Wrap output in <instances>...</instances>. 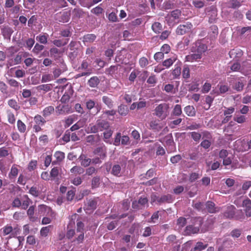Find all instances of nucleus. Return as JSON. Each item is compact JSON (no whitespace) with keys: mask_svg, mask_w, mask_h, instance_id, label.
<instances>
[{"mask_svg":"<svg viewBox=\"0 0 251 251\" xmlns=\"http://www.w3.org/2000/svg\"><path fill=\"white\" fill-rule=\"evenodd\" d=\"M235 210L236 208L234 206L232 205L228 206L226 208V210L224 212V216L229 219L235 217L236 220H243L244 219V215L242 210H239L235 212Z\"/></svg>","mask_w":251,"mask_h":251,"instance_id":"obj_1","label":"nucleus"},{"mask_svg":"<svg viewBox=\"0 0 251 251\" xmlns=\"http://www.w3.org/2000/svg\"><path fill=\"white\" fill-rule=\"evenodd\" d=\"M169 106L168 104L164 103L159 104L154 109L155 115L161 119H165L169 115Z\"/></svg>","mask_w":251,"mask_h":251,"instance_id":"obj_2","label":"nucleus"},{"mask_svg":"<svg viewBox=\"0 0 251 251\" xmlns=\"http://www.w3.org/2000/svg\"><path fill=\"white\" fill-rule=\"evenodd\" d=\"M2 233L4 236L10 234V238H15L18 234L20 233V229L18 227L13 228L12 226L9 225H7L3 226L2 229Z\"/></svg>","mask_w":251,"mask_h":251,"instance_id":"obj_3","label":"nucleus"},{"mask_svg":"<svg viewBox=\"0 0 251 251\" xmlns=\"http://www.w3.org/2000/svg\"><path fill=\"white\" fill-rule=\"evenodd\" d=\"M25 238L23 236H18L11 240V242L15 243V245H12L9 242L7 243L8 249L12 250H16L19 247L23 246V242L24 241Z\"/></svg>","mask_w":251,"mask_h":251,"instance_id":"obj_4","label":"nucleus"},{"mask_svg":"<svg viewBox=\"0 0 251 251\" xmlns=\"http://www.w3.org/2000/svg\"><path fill=\"white\" fill-rule=\"evenodd\" d=\"M148 200L146 197H141L138 201H135L132 202V206L134 209H142L146 205L148 206Z\"/></svg>","mask_w":251,"mask_h":251,"instance_id":"obj_5","label":"nucleus"},{"mask_svg":"<svg viewBox=\"0 0 251 251\" xmlns=\"http://www.w3.org/2000/svg\"><path fill=\"white\" fill-rule=\"evenodd\" d=\"M192 27L191 23H187L185 25H179L176 29V33L177 35H183L189 32Z\"/></svg>","mask_w":251,"mask_h":251,"instance_id":"obj_6","label":"nucleus"},{"mask_svg":"<svg viewBox=\"0 0 251 251\" xmlns=\"http://www.w3.org/2000/svg\"><path fill=\"white\" fill-rule=\"evenodd\" d=\"M71 111V107L68 104H59L56 107V112L59 115L66 114Z\"/></svg>","mask_w":251,"mask_h":251,"instance_id":"obj_7","label":"nucleus"},{"mask_svg":"<svg viewBox=\"0 0 251 251\" xmlns=\"http://www.w3.org/2000/svg\"><path fill=\"white\" fill-rule=\"evenodd\" d=\"M242 206L244 207V211L247 217L251 216V200L247 199L243 201Z\"/></svg>","mask_w":251,"mask_h":251,"instance_id":"obj_8","label":"nucleus"},{"mask_svg":"<svg viewBox=\"0 0 251 251\" xmlns=\"http://www.w3.org/2000/svg\"><path fill=\"white\" fill-rule=\"evenodd\" d=\"M202 56L200 53L193 52L185 56V61L187 62H193L194 61H198L199 59H201Z\"/></svg>","mask_w":251,"mask_h":251,"instance_id":"obj_9","label":"nucleus"},{"mask_svg":"<svg viewBox=\"0 0 251 251\" xmlns=\"http://www.w3.org/2000/svg\"><path fill=\"white\" fill-rule=\"evenodd\" d=\"M181 15V11L179 10L176 9L171 12L170 15L166 17L170 22H175L176 20H178Z\"/></svg>","mask_w":251,"mask_h":251,"instance_id":"obj_10","label":"nucleus"},{"mask_svg":"<svg viewBox=\"0 0 251 251\" xmlns=\"http://www.w3.org/2000/svg\"><path fill=\"white\" fill-rule=\"evenodd\" d=\"M229 54L230 58L237 59L242 56L243 51L239 49H234L229 51Z\"/></svg>","mask_w":251,"mask_h":251,"instance_id":"obj_11","label":"nucleus"},{"mask_svg":"<svg viewBox=\"0 0 251 251\" xmlns=\"http://www.w3.org/2000/svg\"><path fill=\"white\" fill-rule=\"evenodd\" d=\"M70 14L68 12H63L57 15V20L62 23L68 22L70 19Z\"/></svg>","mask_w":251,"mask_h":251,"instance_id":"obj_12","label":"nucleus"},{"mask_svg":"<svg viewBox=\"0 0 251 251\" xmlns=\"http://www.w3.org/2000/svg\"><path fill=\"white\" fill-rule=\"evenodd\" d=\"M95 154L99 155L102 159H104L106 156V148L104 146L99 147L94 151Z\"/></svg>","mask_w":251,"mask_h":251,"instance_id":"obj_13","label":"nucleus"},{"mask_svg":"<svg viewBox=\"0 0 251 251\" xmlns=\"http://www.w3.org/2000/svg\"><path fill=\"white\" fill-rule=\"evenodd\" d=\"M78 159L80 161L81 166L84 167L89 166L92 161L91 159L88 158L86 155L83 154L79 156Z\"/></svg>","mask_w":251,"mask_h":251,"instance_id":"obj_14","label":"nucleus"},{"mask_svg":"<svg viewBox=\"0 0 251 251\" xmlns=\"http://www.w3.org/2000/svg\"><path fill=\"white\" fill-rule=\"evenodd\" d=\"M53 87L52 84H41L37 86L36 87V89L38 92L43 91L44 93L48 92L52 90Z\"/></svg>","mask_w":251,"mask_h":251,"instance_id":"obj_15","label":"nucleus"},{"mask_svg":"<svg viewBox=\"0 0 251 251\" xmlns=\"http://www.w3.org/2000/svg\"><path fill=\"white\" fill-rule=\"evenodd\" d=\"M97 123L100 131L108 129L110 126L109 122L105 120H98L97 121Z\"/></svg>","mask_w":251,"mask_h":251,"instance_id":"obj_16","label":"nucleus"},{"mask_svg":"<svg viewBox=\"0 0 251 251\" xmlns=\"http://www.w3.org/2000/svg\"><path fill=\"white\" fill-rule=\"evenodd\" d=\"M54 157L56 160L52 162V164L53 165L61 162L65 158V154L62 151H57L54 153Z\"/></svg>","mask_w":251,"mask_h":251,"instance_id":"obj_17","label":"nucleus"},{"mask_svg":"<svg viewBox=\"0 0 251 251\" xmlns=\"http://www.w3.org/2000/svg\"><path fill=\"white\" fill-rule=\"evenodd\" d=\"M245 84V80L243 78H240L238 79L237 81L235 83L233 86V89L238 92L241 91L243 90Z\"/></svg>","mask_w":251,"mask_h":251,"instance_id":"obj_18","label":"nucleus"},{"mask_svg":"<svg viewBox=\"0 0 251 251\" xmlns=\"http://www.w3.org/2000/svg\"><path fill=\"white\" fill-rule=\"evenodd\" d=\"M61 169L57 167H53L50 172V176L51 180L57 179L58 176L60 174Z\"/></svg>","mask_w":251,"mask_h":251,"instance_id":"obj_19","label":"nucleus"},{"mask_svg":"<svg viewBox=\"0 0 251 251\" xmlns=\"http://www.w3.org/2000/svg\"><path fill=\"white\" fill-rule=\"evenodd\" d=\"M111 174L117 176H120L123 174L121 167L119 164L114 165L111 170Z\"/></svg>","mask_w":251,"mask_h":251,"instance_id":"obj_20","label":"nucleus"},{"mask_svg":"<svg viewBox=\"0 0 251 251\" xmlns=\"http://www.w3.org/2000/svg\"><path fill=\"white\" fill-rule=\"evenodd\" d=\"M96 207V202L93 200H89L85 204L84 208L86 210H93Z\"/></svg>","mask_w":251,"mask_h":251,"instance_id":"obj_21","label":"nucleus"},{"mask_svg":"<svg viewBox=\"0 0 251 251\" xmlns=\"http://www.w3.org/2000/svg\"><path fill=\"white\" fill-rule=\"evenodd\" d=\"M199 231V228L189 225L186 226L184 231L186 234L190 235L191 234L197 233Z\"/></svg>","mask_w":251,"mask_h":251,"instance_id":"obj_22","label":"nucleus"},{"mask_svg":"<svg viewBox=\"0 0 251 251\" xmlns=\"http://www.w3.org/2000/svg\"><path fill=\"white\" fill-rule=\"evenodd\" d=\"M176 60L177 57L176 55H174L172 57L164 60L163 62L162 65L163 66L168 68L171 66Z\"/></svg>","mask_w":251,"mask_h":251,"instance_id":"obj_23","label":"nucleus"},{"mask_svg":"<svg viewBox=\"0 0 251 251\" xmlns=\"http://www.w3.org/2000/svg\"><path fill=\"white\" fill-rule=\"evenodd\" d=\"M100 83V79L97 76H93L88 81V84L90 87L95 88Z\"/></svg>","mask_w":251,"mask_h":251,"instance_id":"obj_24","label":"nucleus"},{"mask_svg":"<svg viewBox=\"0 0 251 251\" xmlns=\"http://www.w3.org/2000/svg\"><path fill=\"white\" fill-rule=\"evenodd\" d=\"M173 201V198L171 195H163L160 197L159 204L165 202H172Z\"/></svg>","mask_w":251,"mask_h":251,"instance_id":"obj_25","label":"nucleus"},{"mask_svg":"<svg viewBox=\"0 0 251 251\" xmlns=\"http://www.w3.org/2000/svg\"><path fill=\"white\" fill-rule=\"evenodd\" d=\"M205 206H206L208 211L210 213H213L218 211V210H216V208L215 207L214 203L212 201H207L206 204H205Z\"/></svg>","mask_w":251,"mask_h":251,"instance_id":"obj_26","label":"nucleus"},{"mask_svg":"<svg viewBox=\"0 0 251 251\" xmlns=\"http://www.w3.org/2000/svg\"><path fill=\"white\" fill-rule=\"evenodd\" d=\"M151 28L155 33H159L163 30L162 25L159 22L154 23L152 25Z\"/></svg>","mask_w":251,"mask_h":251,"instance_id":"obj_27","label":"nucleus"},{"mask_svg":"<svg viewBox=\"0 0 251 251\" xmlns=\"http://www.w3.org/2000/svg\"><path fill=\"white\" fill-rule=\"evenodd\" d=\"M95 105H96V103L95 102V101L94 100H88L86 101V106L88 110H90L93 108L96 107L97 109V113H98V112L100 111V108L95 106Z\"/></svg>","mask_w":251,"mask_h":251,"instance_id":"obj_28","label":"nucleus"},{"mask_svg":"<svg viewBox=\"0 0 251 251\" xmlns=\"http://www.w3.org/2000/svg\"><path fill=\"white\" fill-rule=\"evenodd\" d=\"M172 74L174 79H177L181 74V68L179 66L175 65V69L172 71Z\"/></svg>","mask_w":251,"mask_h":251,"instance_id":"obj_29","label":"nucleus"},{"mask_svg":"<svg viewBox=\"0 0 251 251\" xmlns=\"http://www.w3.org/2000/svg\"><path fill=\"white\" fill-rule=\"evenodd\" d=\"M54 111V108L52 106H49L46 107L43 111V116L47 117L51 115Z\"/></svg>","mask_w":251,"mask_h":251,"instance_id":"obj_30","label":"nucleus"},{"mask_svg":"<svg viewBox=\"0 0 251 251\" xmlns=\"http://www.w3.org/2000/svg\"><path fill=\"white\" fill-rule=\"evenodd\" d=\"M53 76L51 74H44L42 76L41 82L46 83L53 80Z\"/></svg>","mask_w":251,"mask_h":251,"instance_id":"obj_31","label":"nucleus"},{"mask_svg":"<svg viewBox=\"0 0 251 251\" xmlns=\"http://www.w3.org/2000/svg\"><path fill=\"white\" fill-rule=\"evenodd\" d=\"M30 199L28 198L27 196L25 195L22 198V203L21 204L22 208L24 209L27 208L29 205Z\"/></svg>","mask_w":251,"mask_h":251,"instance_id":"obj_32","label":"nucleus"},{"mask_svg":"<svg viewBox=\"0 0 251 251\" xmlns=\"http://www.w3.org/2000/svg\"><path fill=\"white\" fill-rule=\"evenodd\" d=\"M102 100L109 108H111L113 107V102L109 97L105 96H103Z\"/></svg>","mask_w":251,"mask_h":251,"instance_id":"obj_33","label":"nucleus"},{"mask_svg":"<svg viewBox=\"0 0 251 251\" xmlns=\"http://www.w3.org/2000/svg\"><path fill=\"white\" fill-rule=\"evenodd\" d=\"M184 112L189 116H193L195 115V110L193 106H186L184 108Z\"/></svg>","mask_w":251,"mask_h":251,"instance_id":"obj_34","label":"nucleus"},{"mask_svg":"<svg viewBox=\"0 0 251 251\" xmlns=\"http://www.w3.org/2000/svg\"><path fill=\"white\" fill-rule=\"evenodd\" d=\"M34 213V207L31 206L27 211V214L29 216V220L32 222H35L36 218L33 216Z\"/></svg>","mask_w":251,"mask_h":251,"instance_id":"obj_35","label":"nucleus"},{"mask_svg":"<svg viewBox=\"0 0 251 251\" xmlns=\"http://www.w3.org/2000/svg\"><path fill=\"white\" fill-rule=\"evenodd\" d=\"M247 118L245 116L241 115H235L233 120L239 124H243L246 121Z\"/></svg>","mask_w":251,"mask_h":251,"instance_id":"obj_36","label":"nucleus"},{"mask_svg":"<svg viewBox=\"0 0 251 251\" xmlns=\"http://www.w3.org/2000/svg\"><path fill=\"white\" fill-rule=\"evenodd\" d=\"M96 38L95 35L93 34H88L83 37V41L85 42L92 43L94 42Z\"/></svg>","mask_w":251,"mask_h":251,"instance_id":"obj_37","label":"nucleus"},{"mask_svg":"<svg viewBox=\"0 0 251 251\" xmlns=\"http://www.w3.org/2000/svg\"><path fill=\"white\" fill-rule=\"evenodd\" d=\"M70 172L72 173L80 175L84 172V169L80 166H75L70 170Z\"/></svg>","mask_w":251,"mask_h":251,"instance_id":"obj_38","label":"nucleus"},{"mask_svg":"<svg viewBox=\"0 0 251 251\" xmlns=\"http://www.w3.org/2000/svg\"><path fill=\"white\" fill-rule=\"evenodd\" d=\"M118 113L122 116H126L128 112L127 107L126 106L121 104L118 107Z\"/></svg>","mask_w":251,"mask_h":251,"instance_id":"obj_39","label":"nucleus"},{"mask_svg":"<svg viewBox=\"0 0 251 251\" xmlns=\"http://www.w3.org/2000/svg\"><path fill=\"white\" fill-rule=\"evenodd\" d=\"M8 104L11 108H13L16 111L20 109V106L15 100H9L8 101Z\"/></svg>","mask_w":251,"mask_h":251,"instance_id":"obj_40","label":"nucleus"},{"mask_svg":"<svg viewBox=\"0 0 251 251\" xmlns=\"http://www.w3.org/2000/svg\"><path fill=\"white\" fill-rule=\"evenodd\" d=\"M207 247V244H204L202 242H198L196 243L194 250L197 251H201Z\"/></svg>","mask_w":251,"mask_h":251,"instance_id":"obj_41","label":"nucleus"},{"mask_svg":"<svg viewBox=\"0 0 251 251\" xmlns=\"http://www.w3.org/2000/svg\"><path fill=\"white\" fill-rule=\"evenodd\" d=\"M68 39L65 40H54L52 43L58 47L64 46L67 44Z\"/></svg>","mask_w":251,"mask_h":251,"instance_id":"obj_42","label":"nucleus"},{"mask_svg":"<svg viewBox=\"0 0 251 251\" xmlns=\"http://www.w3.org/2000/svg\"><path fill=\"white\" fill-rule=\"evenodd\" d=\"M17 127L18 130L21 133H24L26 130L25 125L20 120L17 121Z\"/></svg>","mask_w":251,"mask_h":251,"instance_id":"obj_43","label":"nucleus"},{"mask_svg":"<svg viewBox=\"0 0 251 251\" xmlns=\"http://www.w3.org/2000/svg\"><path fill=\"white\" fill-rule=\"evenodd\" d=\"M51 226H47L43 227L40 230V235L43 237H46L50 230Z\"/></svg>","mask_w":251,"mask_h":251,"instance_id":"obj_44","label":"nucleus"},{"mask_svg":"<svg viewBox=\"0 0 251 251\" xmlns=\"http://www.w3.org/2000/svg\"><path fill=\"white\" fill-rule=\"evenodd\" d=\"M48 35H39L36 38L37 41H39L40 43L46 44L47 43Z\"/></svg>","mask_w":251,"mask_h":251,"instance_id":"obj_45","label":"nucleus"},{"mask_svg":"<svg viewBox=\"0 0 251 251\" xmlns=\"http://www.w3.org/2000/svg\"><path fill=\"white\" fill-rule=\"evenodd\" d=\"M182 113V110L181 106L179 104H176L175 105L172 112V114L175 116H179Z\"/></svg>","mask_w":251,"mask_h":251,"instance_id":"obj_46","label":"nucleus"},{"mask_svg":"<svg viewBox=\"0 0 251 251\" xmlns=\"http://www.w3.org/2000/svg\"><path fill=\"white\" fill-rule=\"evenodd\" d=\"M207 47L205 44H200L198 46L196 52L200 53L201 54V56H202V54L207 50Z\"/></svg>","mask_w":251,"mask_h":251,"instance_id":"obj_47","label":"nucleus"},{"mask_svg":"<svg viewBox=\"0 0 251 251\" xmlns=\"http://www.w3.org/2000/svg\"><path fill=\"white\" fill-rule=\"evenodd\" d=\"M190 69L187 65L183 67L182 70V76L184 78H188L190 77Z\"/></svg>","mask_w":251,"mask_h":251,"instance_id":"obj_48","label":"nucleus"},{"mask_svg":"<svg viewBox=\"0 0 251 251\" xmlns=\"http://www.w3.org/2000/svg\"><path fill=\"white\" fill-rule=\"evenodd\" d=\"M191 138L196 142H199L201 137V134L200 133L197 132H192L190 133Z\"/></svg>","mask_w":251,"mask_h":251,"instance_id":"obj_49","label":"nucleus"},{"mask_svg":"<svg viewBox=\"0 0 251 251\" xmlns=\"http://www.w3.org/2000/svg\"><path fill=\"white\" fill-rule=\"evenodd\" d=\"M241 6V3L238 0H231L229 2V6L232 8H236Z\"/></svg>","mask_w":251,"mask_h":251,"instance_id":"obj_50","label":"nucleus"},{"mask_svg":"<svg viewBox=\"0 0 251 251\" xmlns=\"http://www.w3.org/2000/svg\"><path fill=\"white\" fill-rule=\"evenodd\" d=\"M186 224V220L185 218L180 217L177 219V226L179 228L183 227Z\"/></svg>","mask_w":251,"mask_h":251,"instance_id":"obj_51","label":"nucleus"},{"mask_svg":"<svg viewBox=\"0 0 251 251\" xmlns=\"http://www.w3.org/2000/svg\"><path fill=\"white\" fill-rule=\"evenodd\" d=\"M34 121L39 125H43L46 123L44 119L41 116L38 115L34 117Z\"/></svg>","mask_w":251,"mask_h":251,"instance_id":"obj_52","label":"nucleus"},{"mask_svg":"<svg viewBox=\"0 0 251 251\" xmlns=\"http://www.w3.org/2000/svg\"><path fill=\"white\" fill-rule=\"evenodd\" d=\"M73 16L76 18H80L83 16V12L80 9L75 8L72 12Z\"/></svg>","mask_w":251,"mask_h":251,"instance_id":"obj_53","label":"nucleus"},{"mask_svg":"<svg viewBox=\"0 0 251 251\" xmlns=\"http://www.w3.org/2000/svg\"><path fill=\"white\" fill-rule=\"evenodd\" d=\"M44 49V46L36 43L32 50V52L35 54H38L39 52Z\"/></svg>","mask_w":251,"mask_h":251,"instance_id":"obj_54","label":"nucleus"},{"mask_svg":"<svg viewBox=\"0 0 251 251\" xmlns=\"http://www.w3.org/2000/svg\"><path fill=\"white\" fill-rule=\"evenodd\" d=\"M7 118L8 121L9 123L13 124L15 123L16 119L15 116L13 113L10 111H7Z\"/></svg>","mask_w":251,"mask_h":251,"instance_id":"obj_55","label":"nucleus"},{"mask_svg":"<svg viewBox=\"0 0 251 251\" xmlns=\"http://www.w3.org/2000/svg\"><path fill=\"white\" fill-rule=\"evenodd\" d=\"M84 123L81 121H79L77 123L74 125L71 128L70 130L72 131L79 129V128L83 126Z\"/></svg>","mask_w":251,"mask_h":251,"instance_id":"obj_56","label":"nucleus"},{"mask_svg":"<svg viewBox=\"0 0 251 251\" xmlns=\"http://www.w3.org/2000/svg\"><path fill=\"white\" fill-rule=\"evenodd\" d=\"M158 211L154 212L151 216V219L148 221L149 223L155 224L159 218Z\"/></svg>","mask_w":251,"mask_h":251,"instance_id":"obj_57","label":"nucleus"},{"mask_svg":"<svg viewBox=\"0 0 251 251\" xmlns=\"http://www.w3.org/2000/svg\"><path fill=\"white\" fill-rule=\"evenodd\" d=\"M195 208L198 210H203L205 208V204L201 202H196L193 204Z\"/></svg>","mask_w":251,"mask_h":251,"instance_id":"obj_58","label":"nucleus"},{"mask_svg":"<svg viewBox=\"0 0 251 251\" xmlns=\"http://www.w3.org/2000/svg\"><path fill=\"white\" fill-rule=\"evenodd\" d=\"M29 193L32 196L37 197L40 194V192L36 187H32L29 190Z\"/></svg>","mask_w":251,"mask_h":251,"instance_id":"obj_59","label":"nucleus"},{"mask_svg":"<svg viewBox=\"0 0 251 251\" xmlns=\"http://www.w3.org/2000/svg\"><path fill=\"white\" fill-rule=\"evenodd\" d=\"M18 173V169L16 165H13L11 167V171L9 175L13 177H15L17 176Z\"/></svg>","mask_w":251,"mask_h":251,"instance_id":"obj_60","label":"nucleus"},{"mask_svg":"<svg viewBox=\"0 0 251 251\" xmlns=\"http://www.w3.org/2000/svg\"><path fill=\"white\" fill-rule=\"evenodd\" d=\"M100 178L99 177L96 176L93 178L92 180V188L98 187L100 184Z\"/></svg>","mask_w":251,"mask_h":251,"instance_id":"obj_61","label":"nucleus"},{"mask_svg":"<svg viewBox=\"0 0 251 251\" xmlns=\"http://www.w3.org/2000/svg\"><path fill=\"white\" fill-rule=\"evenodd\" d=\"M241 68V65L235 62L231 66H230V69L232 71L236 72V71H240V69Z\"/></svg>","mask_w":251,"mask_h":251,"instance_id":"obj_62","label":"nucleus"},{"mask_svg":"<svg viewBox=\"0 0 251 251\" xmlns=\"http://www.w3.org/2000/svg\"><path fill=\"white\" fill-rule=\"evenodd\" d=\"M113 134V131L111 129H108L103 133V137L105 142H107L106 140L109 139Z\"/></svg>","mask_w":251,"mask_h":251,"instance_id":"obj_63","label":"nucleus"},{"mask_svg":"<svg viewBox=\"0 0 251 251\" xmlns=\"http://www.w3.org/2000/svg\"><path fill=\"white\" fill-rule=\"evenodd\" d=\"M211 142L207 139H204L201 143V146L205 149H208L211 146Z\"/></svg>","mask_w":251,"mask_h":251,"instance_id":"obj_64","label":"nucleus"}]
</instances>
